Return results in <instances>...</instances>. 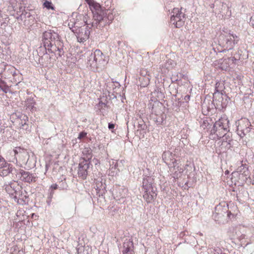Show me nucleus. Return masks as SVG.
<instances>
[{
	"instance_id": "obj_6",
	"label": "nucleus",
	"mask_w": 254,
	"mask_h": 254,
	"mask_svg": "<svg viewBox=\"0 0 254 254\" xmlns=\"http://www.w3.org/2000/svg\"><path fill=\"white\" fill-rule=\"evenodd\" d=\"M209 1L210 0H207L206 3L212 9L213 12H215V14H220L222 16L225 15L230 17L231 15V11L226 3L219 1H215L217 6L215 11L214 10L215 5V3L213 2L211 3Z\"/></svg>"
},
{
	"instance_id": "obj_47",
	"label": "nucleus",
	"mask_w": 254,
	"mask_h": 254,
	"mask_svg": "<svg viewBox=\"0 0 254 254\" xmlns=\"http://www.w3.org/2000/svg\"><path fill=\"white\" fill-rule=\"evenodd\" d=\"M116 83L118 84V86L120 85V83L118 82H116Z\"/></svg>"
},
{
	"instance_id": "obj_27",
	"label": "nucleus",
	"mask_w": 254,
	"mask_h": 254,
	"mask_svg": "<svg viewBox=\"0 0 254 254\" xmlns=\"http://www.w3.org/2000/svg\"><path fill=\"white\" fill-rule=\"evenodd\" d=\"M139 80L140 82V86L142 87L147 86L150 81L149 76H144V77H139Z\"/></svg>"
},
{
	"instance_id": "obj_30",
	"label": "nucleus",
	"mask_w": 254,
	"mask_h": 254,
	"mask_svg": "<svg viewBox=\"0 0 254 254\" xmlns=\"http://www.w3.org/2000/svg\"><path fill=\"white\" fill-rule=\"evenodd\" d=\"M43 6L44 7L46 8L47 9H52L54 10H55V6L52 4L51 1H49L48 0H46L43 2Z\"/></svg>"
},
{
	"instance_id": "obj_25",
	"label": "nucleus",
	"mask_w": 254,
	"mask_h": 254,
	"mask_svg": "<svg viewBox=\"0 0 254 254\" xmlns=\"http://www.w3.org/2000/svg\"><path fill=\"white\" fill-rule=\"evenodd\" d=\"M237 38V36L234 35H229L226 37V44L229 45L227 46V48L229 47V49H231L233 45L235 44V39Z\"/></svg>"
},
{
	"instance_id": "obj_7",
	"label": "nucleus",
	"mask_w": 254,
	"mask_h": 254,
	"mask_svg": "<svg viewBox=\"0 0 254 254\" xmlns=\"http://www.w3.org/2000/svg\"><path fill=\"white\" fill-rule=\"evenodd\" d=\"M92 155L91 151L89 150V156H87V159L82 158L80 159L78 164L77 175L78 177L83 180L86 179L88 175V170L90 165V159H91Z\"/></svg>"
},
{
	"instance_id": "obj_12",
	"label": "nucleus",
	"mask_w": 254,
	"mask_h": 254,
	"mask_svg": "<svg viewBox=\"0 0 254 254\" xmlns=\"http://www.w3.org/2000/svg\"><path fill=\"white\" fill-rule=\"evenodd\" d=\"M13 169L12 165L6 162L5 159L0 155V176H7L10 173H12Z\"/></svg>"
},
{
	"instance_id": "obj_48",
	"label": "nucleus",
	"mask_w": 254,
	"mask_h": 254,
	"mask_svg": "<svg viewBox=\"0 0 254 254\" xmlns=\"http://www.w3.org/2000/svg\"><path fill=\"white\" fill-rule=\"evenodd\" d=\"M2 128L0 127V133L2 131Z\"/></svg>"
},
{
	"instance_id": "obj_23",
	"label": "nucleus",
	"mask_w": 254,
	"mask_h": 254,
	"mask_svg": "<svg viewBox=\"0 0 254 254\" xmlns=\"http://www.w3.org/2000/svg\"><path fill=\"white\" fill-rule=\"evenodd\" d=\"M107 103L108 102L105 99L104 102L103 100H101L96 105L97 108L99 110L100 113L103 115L107 113V109H108L109 107V106L107 105Z\"/></svg>"
},
{
	"instance_id": "obj_24",
	"label": "nucleus",
	"mask_w": 254,
	"mask_h": 254,
	"mask_svg": "<svg viewBox=\"0 0 254 254\" xmlns=\"http://www.w3.org/2000/svg\"><path fill=\"white\" fill-rule=\"evenodd\" d=\"M68 25L69 28L72 30V32H75L80 28V24L78 22H75L74 18L69 19Z\"/></svg>"
},
{
	"instance_id": "obj_35",
	"label": "nucleus",
	"mask_w": 254,
	"mask_h": 254,
	"mask_svg": "<svg viewBox=\"0 0 254 254\" xmlns=\"http://www.w3.org/2000/svg\"><path fill=\"white\" fill-rule=\"evenodd\" d=\"M144 76H149L148 74V71L146 69L140 70V77H144Z\"/></svg>"
},
{
	"instance_id": "obj_11",
	"label": "nucleus",
	"mask_w": 254,
	"mask_h": 254,
	"mask_svg": "<svg viewBox=\"0 0 254 254\" xmlns=\"http://www.w3.org/2000/svg\"><path fill=\"white\" fill-rule=\"evenodd\" d=\"M3 187L4 188L5 191L9 195L13 196L15 194V195L14 196V197H16V195H18L19 196L21 195L22 197L21 198H24L22 192L20 193V189L21 187L19 185L18 182L14 181H11L8 183L5 184Z\"/></svg>"
},
{
	"instance_id": "obj_17",
	"label": "nucleus",
	"mask_w": 254,
	"mask_h": 254,
	"mask_svg": "<svg viewBox=\"0 0 254 254\" xmlns=\"http://www.w3.org/2000/svg\"><path fill=\"white\" fill-rule=\"evenodd\" d=\"M226 213H227V216L229 218H231V215L233 216V214L231 212V211L228 210V205L227 204H224V205L219 204L215 207V214L223 215Z\"/></svg>"
},
{
	"instance_id": "obj_18",
	"label": "nucleus",
	"mask_w": 254,
	"mask_h": 254,
	"mask_svg": "<svg viewBox=\"0 0 254 254\" xmlns=\"http://www.w3.org/2000/svg\"><path fill=\"white\" fill-rule=\"evenodd\" d=\"M230 140H223L220 145L215 148V152L220 155L225 152L228 149L231 147Z\"/></svg>"
},
{
	"instance_id": "obj_29",
	"label": "nucleus",
	"mask_w": 254,
	"mask_h": 254,
	"mask_svg": "<svg viewBox=\"0 0 254 254\" xmlns=\"http://www.w3.org/2000/svg\"><path fill=\"white\" fill-rule=\"evenodd\" d=\"M224 89V84L223 83L220 82H217L215 84V92L214 93V95L216 94L217 92L220 93Z\"/></svg>"
},
{
	"instance_id": "obj_33",
	"label": "nucleus",
	"mask_w": 254,
	"mask_h": 254,
	"mask_svg": "<svg viewBox=\"0 0 254 254\" xmlns=\"http://www.w3.org/2000/svg\"><path fill=\"white\" fill-rule=\"evenodd\" d=\"M6 21V18L1 19V21H0V28H5V27L7 25V23Z\"/></svg>"
},
{
	"instance_id": "obj_41",
	"label": "nucleus",
	"mask_w": 254,
	"mask_h": 254,
	"mask_svg": "<svg viewBox=\"0 0 254 254\" xmlns=\"http://www.w3.org/2000/svg\"><path fill=\"white\" fill-rule=\"evenodd\" d=\"M190 99V96L189 95H187L184 97V101L186 102H188Z\"/></svg>"
},
{
	"instance_id": "obj_5",
	"label": "nucleus",
	"mask_w": 254,
	"mask_h": 254,
	"mask_svg": "<svg viewBox=\"0 0 254 254\" xmlns=\"http://www.w3.org/2000/svg\"><path fill=\"white\" fill-rule=\"evenodd\" d=\"M182 10V8H174L171 12L170 23L176 28L182 27L186 20V15Z\"/></svg>"
},
{
	"instance_id": "obj_50",
	"label": "nucleus",
	"mask_w": 254,
	"mask_h": 254,
	"mask_svg": "<svg viewBox=\"0 0 254 254\" xmlns=\"http://www.w3.org/2000/svg\"><path fill=\"white\" fill-rule=\"evenodd\" d=\"M26 21H27L26 20H24L25 24H26V23H27V22H26Z\"/></svg>"
},
{
	"instance_id": "obj_4",
	"label": "nucleus",
	"mask_w": 254,
	"mask_h": 254,
	"mask_svg": "<svg viewBox=\"0 0 254 254\" xmlns=\"http://www.w3.org/2000/svg\"><path fill=\"white\" fill-rule=\"evenodd\" d=\"M95 22H92V26L103 27L109 24L113 20L114 16L110 10L105 9L100 15L95 16Z\"/></svg>"
},
{
	"instance_id": "obj_43",
	"label": "nucleus",
	"mask_w": 254,
	"mask_h": 254,
	"mask_svg": "<svg viewBox=\"0 0 254 254\" xmlns=\"http://www.w3.org/2000/svg\"><path fill=\"white\" fill-rule=\"evenodd\" d=\"M174 179H177L178 177V173H177V171H175V172L173 174L172 176Z\"/></svg>"
},
{
	"instance_id": "obj_3",
	"label": "nucleus",
	"mask_w": 254,
	"mask_h": 254,
	"mask_svg": "<svg viewBox=\"0 0 254 254\" xmlns=\"http://www.w3.org/2000/svg\"><path fill=\"white\" fill-rule=\"evenodd\" d=\"M229 123L227 118H221L214 124L211 133L215 134L218 138L225 137L229 131Z\"/></svg>"
},
{
	"instance_id": "obj_15",
	"label": "nucleus",
	"mask_w": 254,
	"mask_h": 254,
	"mask_svg": "<svg viewBox=\"0 0 254 254\" xmlns=\"http://www.w3.org/2000/svg\"><path fill=\"white\" fill-rule=\"evenodd\" d=\"M127 190L126 188L119 187L117 189L114 190L113 195L114 198L120 203L125 201L124 199L127 195Z\"/></svg>"
},
{
	"instance_id": "obj_26",
	"label": "nucleus",
	"mask_w": 254,
	"mask_h": 254,
	"mask_svg": "<svg viewBox=\"0 0 254 254\" xmlns=\"http://www.w3.org/2000/svg\"><path fill=\"white\" fill-rule=\"evenodd\" d=\"M250 174L248 169H244L243 172L239 174V178L243 182H246L250 178Z\"/></svg>"
},
{
	"instance_id": "obj_44",
	"label": "nucleus",
	"mask_w": 254,
	"mask_h": 254,
	"mask_svg": "<svg viewBox=\"0 0 254 254\" xmlns=\"http://www.w3.org/2000/svg\"><path fill=\"white\" fill-rule=\"evenodd\" d=\"M229 60H231L233 62L234 61H236V59L234 57H231L229 58Z\"/></svg>"
},
{
	"instance_id": "obj_1",
	"label": "nucleus",
	"mask_w": 254,
	"mask_h": 254,
	"mask_svg": "<svg viewBox=\"0 0 254 254\" xmlns=\"http://www.w3.org/2000/svg\"><path fill=\"white\" fill-rule=\"evenodd\" d=\"M42 41L45 49L49 52L54 53L59 57L64 55V44L57 32L51 30L45 31L42 35Z\"/></svg>"
},
{
	"instance_id": "obj_9",
	"label": "nucleus",
	"mask_w": 254,
	"mask_h": 254,
	"mask_svg": "<svg viewBox=\"0 0 254 254\" xmlns=\"http://www.w3.org/2000/svg\"><path fill=\"white\" fill-rule=\"evenodd\" d=\"M15 158L16 163L20 164L19 166L22 167L23 165H26L29 160V154L28 152L20 147H16L13 150Z\"/></svg>"
},
{
	"instance_id": "obj_39",
	"label": "nucleus",
	"mask_w": 254,
	"mask_h": 254,
	"mask_svg": "<svg viewBox=\"0 0 254 254\" xmlns=\"http://www.w3.org/2000/svg\"><path fill=\"white\" fill-rule=\"evenodd\" d=\"M57 188L58 185L57 184H53L50 187V189L53 191H54V190L57 189Z\"/></svg>"
},
{
	"instance_id": "obj_16",
	"label": "nucleus",
	"mask_w": 254,
	"mask_h": 254,
	"mask_svg": "<svg viewBox=\"0 0 254 254\" xmlns=\"http://www.w3.org/2000/svg\"><path fill=\"white\" fill-rule=\"evenodd\" d=\"M156 188H152V189H146L144 190L143 198L147 203L152 202L156 197Z\"/></svg>"
},
{
	"instance_id": "obj_2",
	"label": "nucleus",
	"mask_w": 254,
	"mask_h": 254,
	"mask_svg": "<svg viewBox=\"0 0 254 254\" xmlns=\"http://www.w3.org/2000/svg\"><path fill=\"white\" fill-rule=\"evenodd\" d=\"M106 56L98 49L91 53L87 58V65L94 71H99L103 69L108 61Z\"/></svg>"
},
{
	"instance_id": "obj_32",
	"label": "nucleus",
	"mask_w": 254,
	"mask_h": 254,
	"mask_svg": "<svg viewBox=\"0 0 254 254\" xmlns=\"http://www.w3.org/2000/svg\"><path fill=\"white\" fill-rule=\"evenodd\" d=\"M239 164H241V166L237 168L236 172L237 173H239V174L243 172V171H244V169H248L246 166V165L242 164L241 161L239 163Z\"/></svg>"
},
{
	"instance_id": "obj_20",
	"label": "nucleus",
	"mask_w": 254,
	"mask_h": 254,
	"mask_svg": "<svg viewBox=\"0 0 254 254\" xmlns=\"http://www.w3.org/2000/svg\"><path fill=\"white\" fill-rule=\"evenodd\" d=\"M133 243L127 241L123 244V254H134L133 250Z\"/></svg>"
},
{
	"instance_id": "obj_13",
	"label": "nucleus",
	"mask_w": 254,
	"mask_h": 254,
	"mask_svg": "<svg viewBox=\"0 0 254 254\" xmlns=\"http://www.w3.org/2000/svg\"><path fill=\"white\" fill-rule=\"evenodd\" d=\"M74 33H76V37L78 42L80 43L86 41L89 37L90 31V28L86 26L83 28H78V30Z\"/></svg>"
},
{
	"instance_id": "obj_21",
	"label": "nucleus",
	"mask_w": 254,
	"mask_h": 254,
	"mask_svg": "<svg viewBox=\"0 0 254 254\" xmlns=\"http://www.w3.org/2000/svg\"><path fill=\"white\" fill-rule=\"evenodd\" d=\"M154 182L153 178L151 176H146L143 179L142 187L144 190L146 189H152L154 188L152 184Z\"/></svg>"
},
{
	"instance_id": "obj_10",
	"label": "nucleus",
	"mask_w": 254,
	"mask_h": 254,
	"mask_svg": "<svg viewBox=\"0 0 254 254\" xmlns=\"http://www.w3.org/2000/svg\"><path fill=\"white\" fill-rule=\"evenodd\" d=\"M14 171L15 172L16 178L20 179L22 182L31 183L36 181L37 177L35 174H32L22 169H19L18 170L14 169Z\"/></svg>"
},
{
	"instance_id": "obj_38",
	"label": "nucleus",
	"mask_w": 254,
	"mask_h": 254,
	"mask_svg": "<svg viewBox=\"0 0 254 254\" xmlns=\"http://www.w3.org/2000/svg\"><path fill=\"white\" fill-rule=\"evenodd\" d=\"M250 23L252 27H253V28L254 29V15L251 17L250 20Z\"/></svg>"
},
{
	"instance_id": "obj_28",
	"label": "nucleus",
	"mask_w": 254,
	"mask_h": 254,
	"mask_svg": "<svg viewBox=\"0 0 254 254\" xmlns=\"http://www.w3.org/2000/svg\"><path fill=\"white\" fill-rule=\"evenodd\" d=\"M0 89L5 93L9 91V87L3 80L0 78Z\"/></svg>"
},
{
	"instance_id": "obj_46",
	"label": "nucleus",
	"mask_w": 254,
	"mask_h": 254,
	"mask_svg": "<svg viewBox=\"0 0 254 254\" xmlns=\"http://www.w3.org/2000/svg\"><path fill=\"white\" fill-rule=\"evenodd\" d=\"M218 51L219 52H222L224 51V50H219V49H218Z\"/></svg>"
},
{
	"instance_id": "obj_49",
	"label": "nucleus",
	"mask_w": 254,
	"mask_h": 254,
	"mask_svg": "<svg viewBox=\"0 0 254 254\" xmlns=\"http://www.w3.org/2000/svg\"><path fill=\"white\" fill-rule=\"evenodd\" d=\"M228 172H228V170H227V171H225V174H228Z\"/></svg>"
},
{
	"instance_id": "obj_34",
	"label": "nucleus",
	"mask_w": 254,
	"mask_h": 254,
	"mask_svg": "<svg viewBox=\"0 0 254 254\" xmlns=\"http://www.w3.org/2000/svg\"><path fill=\"white\" fill-rule=\"evenodd\" d=\"M96 187H97V189H99L100 190L105 188L101 181L100 182V183H98L97 182L96 183Z\"/></svg>"
},
{
	"instance_id": "obj_45",
	"label": "nucleus",
	"mask_w": 254,
	"mask_h": 254,
	"mask_svg": "<svg viewBox=\"0 0 254 254\" xmlns=\"http://www.w3.org/2000/svg\"><path fill=\"white\" fill-rule=\"evenodd\" d=\"M252 184L254 185V174L253 175V179H252Z\"/></svg>"
},
{
	"instance_id": "obj_37",
	"label": "nucleus",
	"mask_w": 254,
	"mask_h": 254,
	"mask_svg": "<svg viewBox=\"0 0 254 254\" xmlns=\"http://www.w3.org/2000/svg\"><path fill=\"white\" fill-rule=\"evenodd\" d=\"M170 155L171 153L169 151L164 152L162 155V158L163 159H166V156Z\"/></svg>"
},
{
	"instance_id": "obj_42",
	"label": "nucleus",
	"mask_w": 254,
	"mask_h": 254,
	"mask_svg": "<svg viewBox=\"0 0 254 254\" xmlns=\"http://www.w3.org/2000/svg\"><path fill=\"white\" fill-rule=\"evenodd\" d=\"M53 194L54 191L52 190H51V192L48 195V198L51 199L53 197Z\"/></svg>"
},
{
	"instance_id": "obj_31",
	"label": "nucleus",
	"mask_w": 254,
	"mask_h": 254,
	"mask_svg": "<svg viewBox=\"0 0 254 254\" xmlns=\"http://www.w3.org/2000/svg\"><path fill=\"white\" fill-rule=\"evenodd\" d=\"M28 17L30 19L29 20H31L33 21L34 20V17H33V16L31 15L30 14V13H27V12H26V14H24V13L23 12L20 15L19 17H17V19H20L21 20H23V18H26Z\"/></svg>"
},
{
	"instance_id": "obj_51",
	"label": "nucleus",
	"mask_w": 254,
	"mask_h": 254,
	"mask_svg": "<svg viewBox=\"0 0 254 254\" xmlns=\"http://www.w3.org/2000/svg\"><path fill=\"white\" fill-rule=\"evenodd\" d=\"M46 0H42V1H45Z\"/></svg>"
},
{
	"instance_id": "obj_19",
	"label": "nucleus",
	"mask_w": 254,
	"mask_h": 254,
	"mask_svg": "<svg viewBox=\"0 0 254 254\" xmlns=\"http://www.w3.org/2000/svg\"><path fill=\"white\" fill-rule=\"evenodd\" d=\"M151 117L153 121L157 125H163L164 122L165 121L166 119V115L163 113H160L159 114H156L152 113Z\"/></svg>"
},
{
	"instance_id": "obj_14",
	"label": "nucleus",
	"mask_w": 254,
	"mask_h": 254,
	"mask_svg": "<svg viewBox=\"0 0 254 254\" xmlns=\"http://www.w3.org/2000/svg\"><path fill=\"white\" fill-rule=\"evenodd\" d=\"M87 3L89 6L90 9L92 11L94 20L95 22V16L100 15L103 12L100 5L95 2L94 0H86Z\"/></svg>"
},
{
	"instance_id": "obj_22",
	"label": "nucleus",
	"mask_w": 254,
	"mask_h": 254,
	"mask_svg": "<svg viewBox=\"0 0 254 254\" xmlns=\"http://www.w3.org/2000/svg\"><path fill=\"white\" fill-rule=\"evenodd\" d=\"M137 125V129L136 130V133H139V136H144V134L146 133V129L147 128V126L145 124V122L142 120H140L138 121Z\"/></svg>"
},
{
	"instance_id": "obj_36",
	"label": "nucleus",
	"mask_w": 254,
	"mask_h": 254,
	"mask_svg": "<svg viewBox=\"0 0 254 254\" xmlns=\"http://www.w3.org/2000/svg\"><path fill=\"white\" fill-rule=\"evenodd\" d=\"M86 135H87L86 132H85L84 131H82L79 133L78 136V138L79 139L83 138L84 137H85L86 136Z\"/></svg>"
},
{
	"instance_id": "obj_40",
	"label": "nucleus",
	"mask_w": 254,
	"mask_h": 254,
	"mask_svg": "<svg viewBox=\"0 0 254 254\" xmlns=\"http://www.w3.org/2000/svg\"><path fill=\"white\" fill-rule=\"evenodd\" d=\"M115 124H114L113 123H110L108 124V128L110 129H113L115 127Z\"/></svg>"
},
{
	"instance_id": "obj_8",
	"label": "nucleus",
	"mask_w": 254,
	"mask_h": 254,
	"mask_svg": "<svg viewBox=\"0 0 254 254\" xmlns=\"http://www.w3.org/2000/svg\"><path fill=\"white\" fill-rule=\"evenodd\" d=\"M235 124L237 127L236 131L241 138L244 137L250 131L251 124L248 119L242 118L236 121Z\"/></svg>"
}]
</instances>
